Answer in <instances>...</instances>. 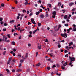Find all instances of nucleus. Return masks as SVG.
I'll return each instance as SVG.
<instances>
[{"label": "nucleus", "instance_id": "obj_1", "mask_svg": "<svg viewBox=\"0 0 76 76\" xmlns=\"http://www.w3.org/2000/svg\"><path fill=\"white\" fill-rule=\"evenodd\" d=\"M69 58L70 61V62L69 63V65L70 66L72 64V61L75 60V57H72L70 56H69Z\"/></svg>", "mask_w": 76, "mask_h": 76}, {"label": "nucleus", "instance_id": "obj_2", "mask_svg": "<svg viewBox=\"0 0 76 76\" xmlns=\"http://www.w3.org/2000/svg\"><path fill=\"white\" fill-rule=\"evenodd\" d=\"M69 4V6H73V5L74 4V3L72 2L71 3H70Z\"/></svg>", "mask_w": 76, "mask_h": 76}, {"label": "nucleus", "instance_id": "obj_3", "mask_svg": "<svg viewBox=\"0 0 76 76\" xmlns=\"http://www.w3.org/2000/svg\"><path fill=\"white\" fill-rule=\"evenodd\" d=\"M5 70H6V71H7V72L8 74H10V70L7 69H5Z\"/></svg>", "mask_w": 76, "mask_h": 76}, {"label": "nucleus", "instance_id": "obj_4", "mask_svg": "<svg viewBox=\"0 0 76 76\" xmlns=\"http://www.w3.org/2000/svg\"><path fill=\"white\" fill-rule=\"evenodd\" d=\"M40 17L41 19H43L44 18V15L42 14L40 16Z\"/></svg>", "mask_w": 76, "mask_h": 76}, {"label": "nucleus", "instance_id": "obj_5", "mask_svg": "<svg viewBox=\"0 0 76 76\" xmlns=\"http://www.w3.org/2000/svg\"><path fill=\"white\" fill-rule=\"evenodd\" d=\"M11 45H15V42L13 41L11 42Z\"/></svg>", "mask_w": 76, "mask_h": 76}, {"label": "nucleus", "instance_id": "obj_6", "mask_svg": "<svg viewBox=\"0 0 76 76\" xmlns=\"http://www.w3.org/2000/svg\"><path fill=\"white\" fill-rule=\"evenodd\" d=\"M52 14L53 15H55L56 14V12L55 11H53L52 13Z\"/></svg>", "mask_w": 76, "mask_h": 76}, {"label": "nucleus", "instance_id": "obj_7", "mask_svg": "<svg viewBox=\"0 0 76 76\" xmlns=\"http://www.w3.org/2000/svg\"><path fill=\"white\" fill-rule=\"evenodd\" d=\"M40 65H41V63H39L38 64H36V66H40Z\"/></svg>", "mask_w": 76, "mask_h": 76}, {"label": "nucleus", "instance_id": "obj_8", "mask_svg": "<svg viewBox=\"0 0 76 76\" xmlns=\"http://www.w3.org/2000/svg\"><path fill=\"white\" fill-rule=\"evenodd\" d=\"M39 13H40V12L39 11H38L36 12V15H39Z\"/></svg>", "mask_w": 76, "mask_h": 76}, {"label": "nucleus", "instance_id": "obj_9", "mask_svg": "<svg viewBox=\"0 0 76 76\" xmlns=\"http://www.w3.org/2000/svg\"><path fill=\"white\" fill-rule=\"evenodd\" d=\"M28 4V1H26L25 3L24 4L25 5H26Z\"/></svg>", "mask_w": 76, "mask_h": 76}, {"label": "nucleus", "instance_id": "obj_10", "mask_svg": "<svg viewBox=\"0 0 76 76\" xmlns=\"http://www.w3.org/2000/svg\"><path fill=\"white\" fill-rule=\"evenodd\" d=\"M49 55L50 56L52 57L53 56V53H51V54H49Z\"/></svg>", "mask_w": 76, "mask_h": 76}, {"label": "nucleus", "instance_id": "obj_11", "mask_svg": "<svg viewBox=\"0 0 76 76\" xmlns=\"http://www.w3.org/2000/svg\"><path fill=\"white\" fill-rule=\"evenodd\" d=\"M28 53H26V55L25 56L26 58H27V57H28Z\"/></svg>", "mask_w": 76, "mask_h": 76}, {"label": "nucleus", "instance_id": "obj_12", "mask_svg": "<svg viewBox=\"0 0 76 76\" xmlns=\"http://www.w3.org/2000/svg\"><path fill=\"white\" fill-rule=\"evenodd\" d=\"M67 15H65L64 18L65 19H67Z\"/></svg>", "mask_w": 76, "mask_h": 76}, {"label": "nucleus", "instance_id": "obj_13", "mask_svg": "<svg viewBox=\"0 0 76 76\" xmlns=\"http://www.w3.org/2000/svg\"><path fill=\"white\" fill-rule=\"evenodd\" d=\"M37 48L38 49H41V46H38Z\"/></svg>", "mask_w": 76, "mask_h": 76}, {"label": "nucleus", "instance_id": "obj_14", "mask_svg": "<svg viewBox=\"0 0 76 76\" xmlns=\"http://www.w3.org/2000/svg\"><path fill=\"white\" fill-rule=\"evenodd\" d=\"M22 71V70L21 69H18L17 70V72H21Z\"/></svg>", "mask_w": 76, "mask_h": 76}, {"label": "nucleus", "instance_id": "obj_15", "mask_svg": "<svg viewBox=\"0 0 76 76\" xmlns=\"http://www.w3.org/2000/svg\"><path fill=\"white\" fill-rule=\"evenodd\" d=\"M38 26H39H39H41V23H39L38 24Z\"/></svg>", "mask_w": 76, "mask_h": 76}, {"label": "nucleus", "instance_id": "obj_16", "mask_svg": "<svg viewBox=\"0 0 76 76\" xmlns=\"http://www.w3.org/2000/svg\"><path fill=\"white\" fill-rule=\"evenodd\" d=\"M58 48H60L61 47V45H60V44L59 43H58Z\"/></svg>", "mask_w": 76, "mask_h": 76}, {"label": "nucleus", "instance_id": "obj_17", "mask_svg": "<svg viewBox=\"0 0 76 76\" xmlns=\"http://www.w3.org/2000/svg\"><path fill=\"white\" fill-rule=\"evenodd\" d=\"M14 21L13 20H12L10 21V23H14Z\"/></svg>", "mask_w": 76, "mask_h": 76}, {"label": "nucleus", "instance_id": "obj_18", "mask_svg": "<svg viewBox=\"0 0 76 76\" xmlns=\"http://www.w3.org/2000/svg\"><path fill=\"white\" fill-rule=\"evenodd\" d=\"M48 6H49V7H51V4H48Z\"/></svg>", "mask_w": 76, "mask_h": 76}, {"label": "nucleus", "instance_id": "obj_19", "mask_svg": "<svg viewBox=\"0 0 76 76\" xmlns=\"http://www.w3.org/2000/svg\"><path fill=\"white\" fill-rule=\"evenodd\" d=\"M66 31H67V33H69L70 32V31L69 30V29H68Z\"/></svg>", "mask_w": 76, "mask_h": 76}, {"label": "nucleus", "instance_id": "obj_20", "mask_svg": "<svg viewBox=\"0 0 76 76\" xmlns=\"http://www.w3.org/2000/svg\"><path fill=\"white\" fill-rule=\"evenodd\" d=\"M24 61V60L23 59H21L20 60V63H23Z\"/></svg>", "mask_w": 76, "mask_h": 76}, {"label": "nucleus", "instance_id": "obj_21", "mask_svg": "<svg viewBox=\"0 0 76 76\" xmlns=\"http://www.w3.org/2000/svg\"><path fill=\"white\" fill-rule=\"evenodd\" d=\"M26 10H23V13H26Z\"/></svg>", "mask_w": 76, "mask_h": 76}, {"label": "nucleus", "instance_id": "obj_22", "mask_svg": "<svg viewBox=\"0 0 76 76\" xmlns=\"http://www.w3.org/2000/svg\"><path fill=\"white\" fill-rule=\"evenodd\" d=\"M64 36H66L65 37H66V38H67V34H66V33H64Z\"/></svg>", "mask_w": 76, "mask_h": 76}, {"label": "nucleus", "instance_id": "obj_23", "mask_svg": "<svg viewBox=\"0 0 76 76\" xmlns=\"http://www.w3.org/2000/svg\"><path fill=\"white\" fill-rule=\"evenodd\" d=\"M17 50L15 48L13 49V51L14 52H16V51Z\"/></svg>", "mask_w": 76, "mask_h": 76}, {"label": "nucleus", "instance_id": "obj_24", "mask_svg": "<svg viewBox=\"0 0 76 76\" xmlns=\"http://www.w3.org/2000/svg\"><path fill=\"white\" fill-rule=\"evenodd\" d=\"M17 29L18 31H20V27H18Z\"/></svg>", "mask_w": 76, "mask_h": 76}, {"label": "nucleus", "instance_id": "obj_25", "mask_svg": "<svg viewBox=\"0 0 76 76\" xmlns=\"http://www.w3.org/2000/svg\"><path fill=\"white\" fill-rule=\"evenodd\" d=\"M76 8H73V9H72V12H74V11H75V10H76Z\"/></svg>", "mask_w": 76, "mask_h": 76}, {"label": "nucleus", "instance_id": "obj_26", "mask_svg": "<svg viewBox=\"0 0 76 76\" xmlns=\"http://www.w3.org/2000/svg\"><path fill=\"white\" fill-rule=\"evenodd\" d=\"M37 29L34 30V31L33 32V34H35V32H37Z\"/></svg>", "mask_w": 76, "mask_h": 76}, {"label": "nucleus", "instance_id": "obj_27", "mask_svg": "<svg viewBox=\"0 0 76 76\" xmlns=\"http://www.w3.org/2000/svg\"><path fill=\"white\" fill-rule=\"evenodd\" d=\"M32 23L33 24H34V25H35L36 24V23H35V21H34L32 22Z\"/></svg>", "mask_w": 76, "mask_h": 76}, {"label": "nucleus", "instance_id": "obj_28", "mask_svg": "<svg viewBox=\"0 0 76 76\" xmlns=\"http://www.w3.org/2000/svg\"><path fill=\"white\" fill-rule=\"evenodd\" d=\"M5 42H10V40H7V41H5Z\"/></svg>", "mask_w": 76, "mask_h": 76}, {"label": "nucleus", "instance_id": "obj_29", "mask_svg": "<svg viewBox=\"0 0 76 76\" xmlns=\"http://www.w3.org/2000/svg\"><path fill=\"white\" fill-rule=\"evenodd\" d=\"M47 69L48 70H50V69H51V68H50V67H47Z\"/></svg>", "mask_w": 76, "mask_h": 76}, {"label": "nucleus", "instance_id": "obj_30", "mask_svg": "<svg viewBox=\"0 0 76 76\" xmlns=\"http://www.w3.org/2000/svg\"><path fill=\"white\" fill-rule=\"evenodd\" d=\"M3 20V18H0V22H1Z\"/></svg>", "mask_w": 76, "mask_h": 76}, {"label": "nucleus", "instance_id": "obj_31", "mask_svg": "<svg viewBox=\"0 0 76 76\" xmlns=\"http://www.w3.org/2000/svg\"><path fill=\"white\" fill-rule=\"evenodd\" d=\"M7 36H8V38H10V34H8L7 35Z\"/></svg>", "mask_w": 76, "mask_h": 76}, {"label": "nucleus", "instance_id": "obj_32", "mask_svg": "<svg viewBox=\"0 0 76 76\" xmlns=\"http://www.w3.org/2000/svg\"><path fill=\"white\" fill-rule=\"evenodd\" d=\"M3 39H4V38H6V36L4 35H3Z\"/></svg>", "mask_w": 76, "mask_h": 76}, {"label": "nucleus", "instance_id": "obj_33", "mask_svg": "<svg viewBox=\"0 0 76 76\" xmlns=\"http://www.w3.org/2000/svg\"><path fill=\"white\" fill-rule=\"evenodd\" d=\"M61 35L62 37H65V36H64V34H61Z\"/></svg>", "mask_w": 76, "mask_h": 76}, {"label": "nucleus", "instance_id": "obj_34", "mask_svg": "<svg viewBox=\"0 0 76 76\" xmlns=\"http://www.w3.org/2000/svg\"><path fill=\"white\" fill-rule=\"evenodd\" d=\"M61 68H62V70H64V69H65V67L62 66Z\"/></svg>", "mask_w": 76, "mask_h": 76}, {"label": "nucleus", "instance_id": "obj_35", "mask_svg": "<svg viewBox=\"0 0 76 76\" xmlns=\"http://www.w3.org/2000/svg\"><path fill=\"white\" fill-rule=\"evenodd\" d=\"M1 6L2 7H4V4H1Z\"/></svg>", "mask_w": 76, "mask_h": 76}, {"label": "nucleus", "instance_id": "obj_36", "mask_svg": "<svg viewBox=\"0 0 76 76\" xmlns=\"http://www.w3.org/2000/svg\"><path fill=\"white\" fill-rule=\"evenodd\" d=\"M43 10H42V9H40V10H39V12H42V11H43Z\"/></svg>", "mask_w": 76, "mask_h": 76}, {"label": "nucleus", "instance_id": "obj_37", "mask_svg": "<svg viewBox=\"0 0 76 76\" xmlns=\"http://www.w3.org/2000/svg\"><path fill=\"white\" fill-rule=\"evenodd\" d=\"M6 53V51H4L3 53V55H5V54Z\"/></svg>", "mask_w": 76, "mask_h": 76}, {"label": "nucleus", "instance_id": "obj_38", "mask_svg": "<svg viewBox=\"0 0 76 76\" xmlns=\"http://www.w3.org/2000/svg\"><path fill=\"white\" fill-rule=\"evenodd\" d=\"M31 21L32 22L34 21V20L33 18H32L31 19Z\"/></svg>", "mask_w": 76, "mask_h": 76}, {"label": "nucleus", "instance_id": "obj_39", "mask_svg": "<svg viewBox=\"0 0 76 76\" xmlns=\"http://www.w3.org/2000/svg\"><path fill=\"white\" fill-rule=\"evenodd\" d=\"M60 50L61 51V52L62 53H63V49H61Z\"/></svg>", "mask_w": 76, "mask_h": 76}, {"label": "nucleus", "instance_id": "obj_40", "mask_svg": "<svg viewBox=\"0 0 76 76\" xmlns=\"http://www.w3.org/2000/svg\"><path fill=\"white\" fill-rule=\"evenodd\" d=\"M72 44H73V43L72 42H71L70 43H69V45H72Z\"/></svg>", "mask_w": 76, "mask_h": 76}, {"label": "nucleus", "instance_id": "obj_41", "mask_svg": "<svg viewBox=\"0 0 76 76\" xmlns=\"http://www.w3.org/2000/svg\"><path fill=\"white\" fill-rule=\"evenodd\" d=\"M31 23L30 22H28V25H31Z\"/></svg>", "mask_w": 76, "mask_h": 76}, {"label": "nucleus", "instance_id": "obj_42", "mask_svg": "<svg viewBox=\"0 0 76 76\" xmlns=\"http://www.w3.org/2000/svg\"><path fill=\"white\" fill-rule=\"evenodd\" d=\"M16 26H16L15 25L14 26V27H15V29L16 30H17V28H16Z\"/></svg>", "mask_w": 76, "mask_h": 76}, {"label": "nucleus", "instance_id": "obj_43", "mask_svg": "<svg viewBox=\"0 0 76 76\" xmlns=\"http://www.w3.org/2000/svg\"><path fill=\"white\" fill-rule=\"evenodd\" d=\"M39 3H41V0H39L38 1Z\"/></svg>", "mask_w": 76, "mask_h": 76}, {"label": "nucleus", "instance_id": "obj_44", "mask_svg": "<svg viewBox=\"0 0 76 76\" xmlns=\"http://www.w3.org/2000/svg\"><path fill=\"white\" fill-rule=\"evenodd\" d=\"M4 32V31H6V28H4L3 29Z\"/></svg>", "mask_w": 76, "mask_h": 76}, {"label": "nucleus", "instance_id": "obj_45", "mask_svg": "<svg viewBox=\"0 0 76 76\" xmlns=\"http://www.w3.org/2000/svg\"><path fill=\"white\" fill-rule=\"evenodd\" d=\"M20 26V24H18L17 26V27H18V26Z\"/></svg>", "mask_w": 76, "mask_h": 76}, {"label": "nucleus", "instance_id": "obj_46", "mask_svg": "<svg viewBox=\"0 0 76 76\" xmlns=\"http://www.w3.org/2000/svg\"><path fill=\"white\" fill-rule=\"evenodd\" d=\"M4 41V39H1L0 40V42L1 41Z\"/></svg>", "mask_w": 76, "mask_h": 76}, {"label": "nucleus", "instance_id": "obj_47", "mask_svg": "<svg viewBox=\"0 0 76 76\" xmlns=\"http://www.w3.org/2000/svg\"><path fill=\"white\" fill-rule=\"evenodd\" d=\"M65 26H66V27H67V26H68V24H65Z\"/></svg>", "mask_w": 76, "mask_h": 76}, {"label": "nucleus", "instance_id": "obj_48", "mask_svg": "<svg viewBox=\"0 0 76 76\" xmlns=\"http://www.w3.org/2000/svg\"><path fill=\"white\" fill-rule=\"evenodd\" d=\"M73 26L74 27V28H76V26L75 24H73Z\"/></svg>", "mask_w": 76, "mask_h": 76}, {"label": "nucleus", "instance_id": "obj_49", "mask_svg": "<svg viewBox=\"0 0 76 76\" xmlns=\"http://www.w3.org/2000/svg\"><path fill=\"white\" fill-rule=\"evenodd\" d=\"M12 58H10L8 61H11V60H12Z\"/></svg>", "mask_w": 76, "mask_h": 76}, {"label": "nucleus", "instance_id": "obj_50", "mask_svg": "<svg viewBox=\"0 0 76 76\" xmlns=\"http://www.w3.org/2000/svg\"><path fill=\"white\" fill-rule=\"evenodd\" d=\"M56 67V65H53V66H52V68H54V67Z\"/></svg>", "mask_w": 76, "mask_h": 76}, {"label": "nucleus", "instance_id": "obj_51", "mask_svg": "<svg viewBox=\"0 0 76 76\" xmlns=\"http://www.w3.org/2000/svg\"><path fill=\"white\" fill-rule=\"evenodd\" d=\"M10 61H8L7 63V64H9V63H10Z\"/></svg>", "mask_w": 76, "mask_h": 76}, {"label": "nucleus", "instance_id": "obj_52", "mask_svg": "<svg viewBox=\"0 0 76 76\" xmlns=\"http://www.w3.org/2000/svg\"><path fill=\"white\" fill-rule=\"evenodd\" d=\"M19 19V16H18L17 17V19Z\"/></svg>", "mask_w": 76, "mask_h": 76}, {"label": "nucleus", "instance_id": "obj_53", "mask_svg": "<svg viewBox=\"0 0 76 76\" xmlns=\"http://www.w3.org/2000/svg\"><path fill=\"white\" fill-rule=\"evenodd\" d=\"M28 47H31V44H28Z\"/></svg>", "mask_w": 76, "mask_h": 76}, {"label": "nucleus", "instance_id": "obj_54", "mask_svg": "<svg viewBox=\"0 0 76 76\" xmlns=\"http://www.w3.org/2000/svg\"><path fill=\"white\" fill-rule=\"evenodd\" d=\"M28 37H32V36L31 34H30L28 35Z\"/></svg>", "mask_w": 76, "mask_h": 76}, {"label": "nucleus", "instance_id": "obj_55", "mask_svg": "<svg viewBox=\"0 0 76 76\" xmlns=\"http://www.w3.org/2000/svg\"><path fill=\"white\" fill-rule=\"evenodd\" d=\"M32 13H30L29 14L30 16H32Z\"/></svg>", "mask_w": 76, "mask_h": 76}, {"label": "nucleus", "instance_id": "obj_56", "mask_svg": "<svg viewBox=\"0 0 76 76\" xmlns=\"http://www.w3.org/2000/svg\"><path fill=\"white\" fill-rule=\"evenodd\" d=\"M4 23L3 22H2V21H1V25H3V24Z\"/></svg>", "mask_w": 76, "mask_h": 76}, {"label": "nucleus", "instance_id": "obj_57", "mask_svg": "<svg viewBox=\"0 0 76 76\" xmlns=\"http://www.w3.org/2000/svg\"><path fill=\"white\" fill-rule=\"evenodd\" d=\"M14 52H13V51H11L10 52V53H11V54H13Z\"/></svg>", "mask_w": 76, "mask_h": 76}, {"label": "nucleus", "instance_id": "obj_58", "mask_svg": "<svg viewBox=\"0 0 76 76\" xmlns=\"http://www.w3.org/2000/svg\"><path fill=\"white\" fill-rule=\"evenodd\" d=\"M18 57H21V55H19V54L18 55Z\"/></svg>", "mask_w": 76, "mask_h": 76}, {"label": "nucleus", "instance_id": "obj_59", "mask_svg": "<svg viewBox=\"0 0 76 76\" xmlns=\"http://www.w3.org/2000/svg\"><path fill=\"white\" fill-rule=\"evenodd\" d=\"M30 71V69H28L27 70V72H29Z\"/></svg>", "mask_w": 76, "mask_h": 76}, {"label": "nucleus", "instance_id": "obj_60", "mask_svg": "<svg viewBox=\"0 0 76 76\" xmlns=\"http://www.w3.org/2000/svg\"><path fill=\"white\" fill-rule=\"evenodd\" d=\"M27 12H28L27 13V14H29V11L28 10L27 11Z\"/></svg>", "mask_w": 76, "mask_h": 76}, {"label": "nucleus", "instance_id": "obj_61", "mask_svg": "<svg viewBox=\"0 0 76 76\" xmlns=\"http://www.w3.org/2000/svg\"><path fill=\"white\" fill-rule=\"evenodd\" d=\"M29 33L31 35V34H32V31H30L29 32Z\"/></svg>", "mask_w": 76, "mask_h": 76}, {"label": "nucleus", "instance_id": "obj_62", "mask_svg": "<svg viewBox=\"0 0 76 76\" xmlns=\"http://www.w3.org/2000/svg\"><path fill=\"white\" fill-rule=\"evenodd\" d=\"M15 29H12V32H13V31H15Z\"/></svg>", "mask_w": 76, "mask_h": 76}, {"label": "nucleus", "instance_id": "obj_63", "mask_svg": "<svg viewBox=\"0 0 76 76\" xmlns=\"http://www.w3.org/2000/svg\"><path fill=\"white\" fill-rule=\"evenodd\" d=\"M55 15H52V18H55Z\"/></svg>", "mask_w": 76, "mask_h": 76}, {"label": "nucleus", "instance_id": "obj_64", "mask_svg": "<svg viewBox=\"0 0 76 76\" xmlns=\"http://www.w3.org/2000/svg\"><path fill=\"white\" fill-rule=\"evenodd\" d=\"M73 31H76V28L73 29Z\"/></svg>", "mask_w": 76, "mask_h": 76}]
</instances>
